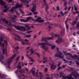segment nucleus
Wrapping results in <instances>:
<instances>
[{"instance_id": "1", "label": "nucleus", "mask_w": 79, "mask_h": 79, "mask_svg": "<svg viewBox=\"0 0 79 79\" xmlns=\"http://www.w3.org/2000/svg\"><path fill=\"white\" fill-rule=\"evenodd\" d=\"M38 45H42V46L41 47V48H43L44 50H46V49H48V46H45V45H49L50 46H51V48L52 49H54L55 47H56L55 46L51 44H50L49 42H44V43H38Z\"/></svg>"}, {"instance_id": "2", "label": "nucleus", "mask_w": 79, "mask_h": 79, "mask_svg": "<svg viewBox=\"0 0 79 79\" xmlns=\"http://www.w3.org/2000/svg\"><path fill=\"white\" fill-rule=\"evenodd\" d=\"M64 53L65 55H69V56L70 58L68 57H66V58L67 59H68V60H74V58H76V57L74 56L71 57L72 56V54H71L70 53H67L66 52H63Z\"/></svg>"}, {"instance_id": "3", "label": "nucleus", "mask_w": 79, "mask_h": 79, "mask_svg": "<svg viewBox=\"0 0 79 79\" xmlns=\"http://www.w3.org/2000/svg\"><path fill=\"white\" fill-rule=\"evenodd\" d=\"M54 35L56 36V37H58V40H56V43H57V44H60V43L61 42V41H63V40H62L61 37L60 35H57L56 34H55Z\"/></svg>"}, {"instance_id": "4", "label": "nucleus", "mask_w": 79, "mask_h": 79, "mask_svg": "<svg viewBox=\"0 0 79 79\" xmlns=\"http://www.w3.org/2000/svg\"><path fill=\"white\" fill-rule=\"evenodd\" d=\"M15 27L16 29L20 31H23V32H24L26 30V28L23 26H15Z\"/></svg>"}, {"instance_id": "5", "label": "nucleus", "mask_w": 79, "mask_h": 79, "mask_svg": "<svg viewBox=\"0 0 79 79\" xmlns=\"http://www.w3.org/2000/svg\"><path fill=\"white\" fill-rule=\"evenodd\" d=\"M41 17H38L36 19H32V21H34V22H39V23H43V22H44L45 21L44 20H39V19H41Z\"/></svg>"}, {"instance_id": "6", "label": "nucleus", "mask_w": 79, "mask_h": 79, "mask_svg": "<svg viewBox=\"0 0 79 79\" xmlns=\"http://www.w3.org/2000/svg\"><path fill=\"white\" fill-rule=\"evenodd\" d=\"M58 54H56L55 55V56L56 57H60V58H63L64 57L63 55H62V53L61 52L59 51L58 52Z\"/></svg>"}, {"instance_id": "7", "label": "nucleus", "mask_w": 79, "mask_h": 79, "mask_svg": "<svg viewBox=\"0 0 79 79\" xmlns=\"http://www.w3.org/2000/svg\"><path fill=\"white\" fill-rule=\"evenodd\" d=\"M17 38L18 39H17L16 38H15V40H18V41H21L22 42V43L23 45H25V43H24L23 41H22V39H21V38L20 37V36H17Z\"/></svg>"}, {"instance_id": "8", "label": "nucleus", "mask_w": 79, "mask_h": 79, "mask_svg": "<svg viewBox=\"0 0 79 79\" xmlns=\"http://www.w3.org/2000/svg\"><path fill=\"white\" fill-rule=\"evenodd\" d=\"M36 9V7L35 6H33V8L31 9V11L33 13V14L34 15H37V12H34L35 11V9Z\"/></svg>"}, {"instance_id": "9", "label": "nucleus", "mask_w": 79, "mask_h": 79, "mask_svg": "<svg viewBox=\"0 0 79 79\" xmlns=\"http://www.w3.org/2000/svg\"><path fill=\"white\" fill-rule=\"evenodd\" d=\"M63 78L64 79H73L71 77V74L69 75V76L66 77L65 76H64L63 77Z\"/></svg>"}, {"instance_id": "10", "label": "nucleus", "mask_w": 79, "mask_h": 79, "mask_svg": "<svg viewBox=\"0 0 79 79\" xmlns=\"http://www.w3.org/2000/svg\"><path fill=\"white\" fill-rule=\"evenodd\" d=\"M68 20H65L64 22L65 25V27L66 28L67 30H68V29H69V27H68V23H67V22H68Z\"/></svg>"}, {"instance_id": "11", "label": "nucleus", "mask_w": 79, "mask_h": 79, "mask_svg": "<svg viewBox=\"0 0 79 79\" xmlns=\"http://www.w3.org/2000/svg\"><path fill=\"white\" fill-rule=\"evenodd\" d=\"M6 3L2 0H0V4L1 6H4Z\"/></svg>"}, {"instance_id": "12", "label": "nucleus", "mask_w": 79, "mask_h": 79, "mask_svg": "<svg viewBox=\"0 0 79 79\" xmlns=\"http://www.w3.org/2000/svg\"><path fill=\"white\" fill-rule=\"evenodd\" d=\"M22 5V4L20 5L19 4H17L16 6V8H21L22 6H23Z\"/></svg>"}, {"instance_id": "13", "label": "nucleus", "mask_w": 79, "mask_h": 79, "mask_svg": "<svg viewBox=\"0 0 79 79\" xmlns=\"http://www.w3.org/2000/svg\"><path fill=\"white\" fill-rule=\"evenodd\" d=\"M44 5H46V11L47 13H48V11L47 10H48L49 9V7H48V6L47 5V3H44L43 5L42 6H44Z\"/></svg>"}, {"instance_id": "14", "label": "nucleus", "mask_w": 79, "mask_h": 79, "mask_svg": "<svg viewBox=\"0 0 79 79\" xmlns=\"http://www.w3.org/2000/svg\"><path fill=\"white\" fill-rule=\"evenodd\" d=\"M16 54H15V55H14L9 60V62H10V61H11V60H14V58H15V57H16Z\"/></svg>"}, {"instance_id": "15", "label": "nucleus", "mask_w": 79, "mask_h": 79, "mask_svg": "<svg viewBox=\"0 0 79 79\" xmlns=\"http://www.w3.org/2000/svg\"><path fill=\"white\" fill-rule=\"evenodd\" d=\"M73 74V76H74L75 77H79V75L78 74H76L75 73H72V74Z\"/></svg>"}, {"instance_id": "16", "label": "nucleus", "mask_w": 79, "mask_h": 79, "mask_svg": "<svg viewBox=\"0 0 79 79\" xmlns=\"http://www.w3.org/2000/svg\"><path fill=\"white\" fill-rule=\"evenodd\" d=\"M16 8V7H13L12 8H11V10H9V11H10V12H13L14 11V10H15ZM14 9V10H13Z\"/></svg>"}, {"instance_id": "17", "label": "nucleus", "mask_w": 79, "mask_h": 79, "mask_svg": "<svg viewBox=\"0 0 79 79\" xmlns=\"http://www.w3.org/2000/svg\"><path fill=\"white\" fill-rule=\"evenodd\" d=\"M60 34L63 36L64 35V29L63 30H62L61 31Z\"/></svg>"}, {"instance_id": "18", "label": "nucleus", "mask_w": 79, "mask_h": 79, "mask_svg": "<svg viewBox=\"0 0 79 79\" xmlns=\"http://www.w3.org/2000/svg\"><path fill=\"white\" fill-rule=\"evenodd\" d=\"M55 68H56V65H55L53 64L51 66V69H55Z\"/></svg>"}, {"instance_id": "19", "label": "nucleus", "mask_w": 79, "mask_h": 79, "mask_svg": "<svg viewBox=\"0 0 79 79\" xmlns=\"http://www.w3.org/2000/svg\"><path fill=\"white\" fill-rule=\"evenodd\" d=\"M3 38L2 36H1V38H0V46L2 45V43L1 42H3Z\"/></svg>"}, {"instance_id": "20", "label": "nucleus", "mask_w": 79, "mask_h": 79, "mask_svg": "<svg viewBox=\"0 0 79 79\" xmlns=\"http://www.w3.org/2000/svg\"><path fill=\"white\" fill-rule=\"evenodd\" d=\"M42 40H41V41L42 42H44H44H48V41L46 40H45L44 38V37H42Z\"/></svg>"}, {"instance_id": "21", "label": "nucleus", "mask_w": 79, "mask_h": 79, "mask_svg": "<svg viewBox=\"0 0 79 79\" xmlns=\"http://www.w3.org/2000/svg\"><path fill=\"white\" fill-rule=\"evenodd\" d=\"M68 13L67 12H65L64 13H63L62 11H61L60 12V14H61V15H62V16H64V15H66V13Z\"/></svg>"}, {"instance_id": "22", "label": "nucleus", "mask_w": 79, "mask_h": 79, "mask_svg": "<svg viewBox=\"0 0 79 79\" xmlns=\"http://www.w3.org/2000/svg\"><path fill=\"white\" fill-rule=\"evenodd\" d=\"M29 19H32V17H27V20H26L27 22V21H29Z\"/></svg>"}, {"instance_id": "23", "label": "nucleus", "mask_w": 79, "mask_h": 79, "mask_svg": "<svg viewBox=\"0 0 79 79\" xmlns=\"http://www.w3.org/2000/svg\"><path fill=\"white\" fill-rule=\"evenodd\" d=\"M9 10L8 7L6 9H5L3 10V12H4V13H6Z\"/></svg>"}, {"instance_id": "24", "label": "nucleus", "mask_w": 79, "mask_h": 79, "mask_svg": "<svg viewBox=\"0 0 79 79\" xmlns=\"http://www.w3.org/2000/svg\"><path fill=\"white\" fill-rule=\"evenodd\" d=\"M20 1H21V2H23V3H28L29 2V1H26V0L24 1H23V0H20Z\"/></svg>"}, {"instance_id": "25", "label": "nucleus", "mask_w": 79, "mask_h": 79, "mask_svg": "<svg viewBox=\"0 0 79 79\" xmlns=\"http://www.w3.org/2000/svg\"><path fill=\"white\" fill-rule=\"evenodd\" d=\"M21 65V63L20 62H19L18 64V65L17 66L18 68L19 69H20L21 68V67L20 66Z\"/></svg>"}, {"instance_id": "26", "label": "nucleus", "mask_w": 79, "mask_h": 79, "mask_svg": "<svg viewBox=\"0 0 79 79\" xmlns=\"http://www.w3.org/2000/svg\"><path fill=\"white\" fill-rule=\"evenodd\" d=\"M29 59H30V60H31L29 61H30V62L31 61H32V62H34V60H33V59H32V58L31 57H29Z\"/></svg>"}, {"instance_id": "27", "label": "nucleus", "mask_w": 79, "mask_h": 79, "mask_svg": "<svg viewBox=\"0 0 79 79\" xmlns=\"http://www.w3.org/2000/svg\"><path fill=\"white\" fill-rule=\"evenodd\" d=\"M8 26H11L12 27L14 26L15 28H16V27H15V26H16L15 25H12V24H11V23L10 22H9V24L8 25Z\"/></svg>"}, {"instance_id": "28", "label": "nucleus", "mask_w": 79, "mask_h": 79, "mask_svg": "<svg viewBox=\"0 0 79 79\" xmlns=\"http://www.w3.org/2000/svg\"><path fill=\"white\" fill-rule=\"evenodd\" d=\"M20 20L21 22H24L25 23L27 22V20H24V19H20Z\"/></svg>"}, {"instance_id": "29", "label": "nucleus", "mask_w": 79, "mask_h": 79, "mask_svg": "<svg viewBox=\"0 0 79 79\" xmlns=\"http://www.w3.org/2000/svg\"><path fill=\"white\" fill-rule=\"evenodd\" d=\"M39 74H40V78H42V77H43V76H42V74H43V73H41V72H40L39 73Z\"/></svg>"}, {"instance_id": "30", "label": "nucleus", "mask_w": 79, "mask_h": 79, "mask_svg": "<svg viewBox=\"0 0 79 79\" xmlns=\"http://www.w3.org/2000/svg\"><path fill=\"white\" fill-rule=\"evenodd\" d=\"M54 39L53 37H49L48 38V40H53Z\"/></svg>"}, {"instance_id": "31", "label": "nucleus", "mask_w": 79, "mask_h": 79, "mask_svg": "<svg viewBox=\"0 0 79 79\" xmlns=\"http://www.w3.org/2000/svg\"><path fill=\"white\" fill-rule=\"evenodd\" d=\"M25 72V71H24V70L23 69L21 70L20 71H19V72H20V73H24Z\"/></svg>"}, {"instance_id": "32", "label": "nucleus", "mask_w": 79, "mask_h": 79, "mask_svg": "<svg viewBox=\"0 0 79 79\" xmlns=\"http://www.w3.org/2000/svg\"><path fill=\"white\" fill-rule=\"evenodd\" d=\"M25 36L26 37H31V35H26Z\"/></svg>"}, {"instance_id": "33", "label": "nucleus", "mask_w": 79, "mask_h": 79, "mask_svg": "<svg viewBox=\"0 0 79 79\" xmlns=\"http://www.w3.org/2000/svg\"><path fill=\"white\" fill-rule=\"evenodd\" d=\"M29 15H32V13L29 12V14H26V15H24L23 16H29Z\"/></svg>"}, {"instance_id": "34", "label": "nucleus", "mask_w": 79, "mask_h": 79, "mask_svg": "<svg viewBox=\"0 0 79 79\" xmlns=\"http://www.w3.org/2000/svg\"><path fill=\"white\" fill-rule=\"evenodd\" d=\"M76 23H77L76 22L74 21L72 23V24L73 26H74V24Z\"/></svg>"}, {"instance_id": "35", "label": "nucleus", "mask_w": 79, "mask_h": 79, "mask_svg": "<svg viewBox=\"0 0 79 79\" xmlns=\"http://www.w3.org/2000/svg\"><path fill=\"white\" fill-rule=\"evenodd\" d=\"M20 58V56H18L17 58H16L15 60L16 61H18L19 60V58Z\"/></svg>"}, {"instance_id": "36", "label": "nucleus", "mask_w": 79, "mask_h": 79, "mask_svg": "<svg viewBox=\"0 0 79 79\" xmlns=\"http://www.w3.org/2000/svg\"><path fill=\"white\" fill-rule=\"evenodd\" d=\"M77 13H79V11H76V12H73V14H74V15H76Z\"/></svg>"}, {"instance_id": "37", "label": "nucleus", "mask_w": 79, "mask_h": 79, "mask_svg": "<svg viewBox=\"0 0 79 79\" xmlns=\"http://www.w3.org/2000/svg\"><path fill=\"white\" fill-rule=\"evenodd\" d=\"M15 50H18V49H19V47L17 46L16 47H15Z\"/></svg>"}, {"instance_id": "38", "label": "nucleus", "mask_w": 79, "mask_h": 79, "mask_svg": "<svg viewBox=\"0 0 79 79\" xmlns=\"http://www.w3.org/2000/svg\"><path fill=\"white\" fill-rule=\"evenodd\" d=\"M35 54H36L37 56H38V57H40V55L37 52H35Z\"/></svg>"}, {"instance_id": "39", "label": "nucleus", "mask_w": 79, "mask_h": 79, "mask_svg": "<svg viewBox=\"0 0 79 79\" xmlns=\"http://www.w3.org/2000/svg\"><path fill=\"white\" fill-rule=\"evenodd\" d=\"M64 6H66V5H67V3L66 2H65V1L64 2Z\"/></svg>"}, {"instance_id": "40", "label": "nucleus", "mask_w": 79, "mask_h": 79, "mask_svg": "<svg viewBox=\"0 0 79 79\" xmlns=\"http://www.w3.org/2000/svg\"><path fill=\"white\" fill-rule=\"evenodd\" d=\"M6 2H8L9 1L8 3H10V2H12V0H6Z\"/></svg>"}, {"instance_id": "41", "label": "nucleus", "mask_w": 79, "mask_h": 79, "mask_svg": "<svg viewBox=\"0 0 79 79\" xmlns=\"http://www.w3.org/2000/svg\"><path fill=\"white\" fill-rule=\"evenodd\" d=\"M4 44H5L6 45H7V42H6V40H5L4 41Z\"/></svg>"}, {"instance_id": "42", "label": "nucleus", "mask_w": 79, "mask_h": 79, "mask_svg": "<svg viewBox=\"0 0 79 79\" xmlns=\"http://www.w3.org/2000/svg\"><path fill=\"white\" fill-rule=\"evenodd\" d=\"M60 77H61L62 76V75H63V73H62V72H60Z\"/></svg>"}, {"instance_id": "43", "label": "nucleus", "mask_w": 79, "mask_h": 79, "mask_svg": "<svg viewBox=\"0 0 79 79\" xmlns=\"http://www.w3.org/2000/svg\"><path fill=\"white\" fill-rule=\"evenodd\" d=\"M74 10H77V8L76 7L75 5H74Z\"/></svg>"}, {"instance_id": "44", "label": "nucleus", "mask_w": 79, "mask_h": 79, "mask_svg": "<svg viewBox=\"0 0 79 79\" xmlns=\"http://www.w3.org/2000/svg\"><path fill=\"white\" fill-rule=\"evenodd\" d=\"M56 9L57 11H59L60 9V7H59V6H57L56 7Z\"/></svg>"}, {"instance_id": "45", "label": "nucleus", "mask_w": 79, "mask_h": 79, "mask_svg": "<svg viewBox=\"0 0 79 79\" xmlns=\"http://www.w3.org/2000/svg\"><path fill=\"white\" fill-rule=\"evenodd\" d=\"M77 28L78 29V30L79 31V24H77Z\"/></svg>"}, {"instance_id": "46", "label": "nucleus", "mask_w": 79, "mask_h": 79, "mask_svg": "<svg viewBox=\"0 0 79 79\" xmlns=\"http://www.w3.org/2000/svg\"><path fill=\"white\" fill-rule=\"evenodd\" d=\"M24 41H25V42H28L29 41V40H28L27 39H25L24 40Z\"/></svg>"}, {"instance_id": "47", "label": "nucleus", "mask_w": 79, "mask_h": 79, "mask_svg": "<svg viewBox=\"0 0 79 79\" xmlns=\"http://www.w3.org/2000/svg\"><path fill=\"white\" fill-rule=\"evenodd\" d=\"M58 68L57 69V70H59L60 69H61V68H62V67H60V66L58 67Z\"/></svg>"}, {"instance_id": "48", "label": "nucleus", "mask_w": 79, "mask_h": 79, "mask_svg": "<svg viewBox=\"0 0 79 79\" xmlns=\"http://www.w3.org/2000/svg\"><path fill=\"white\" fill-rule=\"evenodd\" d=\"M71 6H70L68 8V11H69V10H70V9H71Z\"/></svg>"}, {"instance_id": "49", "label": "nucleus", "mask_w": 79, "mask_h": 79, "mask_svg": "<svg viewBox=\"0 0 79 79\" xmlns=\"http://www.w3.org/2000/svg\"><path fill=\"white\" fill-rule=\"evenodd\" d=\"M31 32H32V31H27V33L28 34H29V33H31Z\"/></svg>"}, {"instance_id": "50", "label": "nucleus", "mask_w": 79, "mask_h": 79, "mask_svg": "<svg viewBox=\"0 0 79 79\" xmlns=\"http://www.w3.org/2000/svg\"><path fill=\"white\" fill-rule=\"evenodd\" d=\"M48 70V69H47V68H45V72H47V71Z\"/></svg>"}, {"instance_id": "51", "label": "nucleus", "mask_w": 79, "mask_h": 79, "mask_svg": "<svg viewBox=\"0 0 79 79\" xmlns=\"http://www.w3.org/2000/svg\"><path fill=\"white\" fill-rule=\"evenodd\" d=\"M37 37V35H35L33 37L34 39H35Z\"/></svg>"}, {"instance_id": "52", "label": "nucleus", "mask_w": 79, "mask_h": 79, "mask_svg": "<svg viewBox=\"0 0 79 79\" xmlns=\"http://www.w3.org/2000/svg\"><path fill=\"white\" fill-rule=\"evenodd\" d=\"M29 64L31 66H32V64H33V63H29Z\"/></svg>"}, {"instance_id": "53", "label": "nucleus", "mask_w": 79, "mask_h": 79, "mask_svg": "<svg viewBox=\"0 0 79 79\" xmlns=\"http://www.w3.org/2000/svg\"><path fill=\"white\" fill-rule=\"evenodd\" d=\"M61 64V62H59L58 64V67H59L60 66V64Z\"/></svg>"}, {"instance_id": "54", "label": "nucleus", "mask_w": 79, "mask_h": 79, "mask_svg": "<svg viewBox=\"0 0 79 79\" xmlns=\"http://www.w3.org/2000/svg\"><path fill=\"white\" fill-rule=\"evenodd\" d=\"M16 52H17V50H15V51H14V53H16Z\"/></svg>"}, {"instance_id": "55", "label": "nucleus", "mask_w": 79, "mask_h": 79, "mask_svg": "<svg viewBox=\"0 0 79 79\" xmlns=\"http://www.w3.org/2000/svg\"><path fill=\"white\" fill-rule=\"evenodd\" d=\"M42 32V31H40L38 33L39 35H40L41 34V32Z\"/></svg>"}, {"instance_id": "56", "label": "nucleus", "mask_w": 79, "mask_h": 79, "mask_svg": "<svg viewBox=\"0 0 79 79\" xmlns=\"http://www.w3.org/2000/svg\"><path fill=\"white\" fill-rule=\"evenodd\" d=\"M2 47H4V46H5V43H3L2 44Z\"/></svg>"}, {"instance_id": "57", "label": "nucleus", "mask_w": 79, "mask_h": 79, "mask_svg": "<svg viewBox=\"0 0 79 79\" xmlns=\"http://www.w3.org/2000/svg\"><path fill=\"white\" fill-rule=\"evenodd\" d=\"M78 20V19L77 18H76L75 19L76 21H77Z\"/></svg>"}, {"instance_id": "58", "label": "nucleus", "mask_w": 79, "mask_h": 79, "mask_svg": "<svg viewBox=\"0 0 79 79\" xmlns=\"http://www.w3.org/2000/svg\"><path fill=\"white\" fill-rule=\"evenodd\" d=\"M34 51H32V50H31V54L33 53H34Z\"/></svg>"}, {"instance_id": "59", "label": "nucleus", "mask_w": 79, "mask_h": 79, "mask_svg": "<svg viewBox=\"0 0 79 79\" xmlns=\"http://www.w3.org/2000/svg\"><path fill=\"white\" fill-rule=\"evenodd\" d=\"M43 2L44 3H47V2L45 1V0H43Z\"/></svg>"}, {"instance_id": "60", "label": "nucleus", "mask_w": 79, "mask_h": 79, "mask_svg": "<svg viewBox=\"0 0 79 79\" xmlns=\"http://www.w3.org/2000/svg\"><path fill=\"white\" fill-rule=\"evenodd\" d=\"M5 23L6 24H8V22L7 20L5 21Z\"/></svg>"}, {"instance_id": "61", "label": "nucleus", "mask_w": 79, "mask_h": 79, "mask_svg": "<svg viewBox=\"0 0 79 79\" xmlns=\"http://www.w3.org/2000/svg\"><path fill=\"white\" fill-rule=\"evenodd\" d=\"M48 27L49 29H52V27H51L50 26H48Z\"/></svg>"}, {"instance_id": "62", "label": "nucleus", "mask_w": 79, "mask_h": 79, "mask_svg": "<svg viewBox=\"0 0 79 79\" xmlns=\"http://www.w3.org/2000/svg\"><path fill=\"white\" fill-rule=\"evenodd\" d=\"M64 10H67V6H66V7H65L64 8Z\"/></svg>"}, {"instance_id": "63", "label": "nucleus", "mask_w": 79, "mask_h": 79, "mask_svg": "<svg viewBox=\"0 0 79 79\" xmlns=\"http://www.w3.org/2000/svg\"><path fill=\"white\" fill-rule=\"evenodd\" d=\"M76 64L77 65H79V63L77 62H76Z\"/></svg>"}, {"instance_id": "64", "label": "nucleus", "mask_w": 79, "mask_h": 79, "mask_svg": "<svg viewBox=\"0 0 79 79\" xmlns=\"http://www.w3.org/2000/svg\"><path fill=\"white\" fill-rule=\"evenodd\" d=\"M76 33L77 34H79V31L77 32Z\"/></svg>"}]
</instances>
